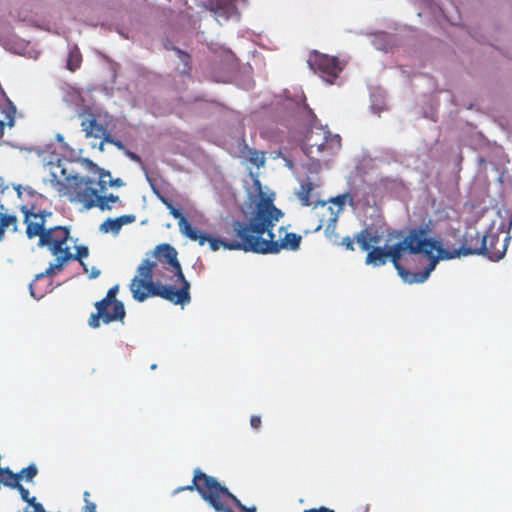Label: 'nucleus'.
<instances>
[{
  "instance_id": "nucleus-1",
  "label": "nucleus",
  "mask_w": 512,
  "mask_h": 512,
  "mask_svg": "<svg viewBox=\"0 0 512 512\" xmlns=\"http://www.w3.org/2000/svg\"><path fill=\"white\" fill-rule=\"evenodd\" d=\"M177 256V250L168 243L155 247L153 260H143L137 268V275L131 280L130 291L134 300L143 302L150 296H157L175 305L190 303V283Z\"/></svg>"
},
{
  "instance_id": "nucleus-2",
  "label": "nucleus",
  "mask_w": 512,
  "mask_h": 512,
  "mask_svg": "<svg viewBox=\"0 0 512 512\" xmlns=\"http://www.w3.org/2000/svg\"><path fill=\"white\" fill-rule=\"evenodd\" d=\"M20 210L24 216L23 222L26 225L27 238L31 240L37 237V245L47 248L55 257L54 263H50L44 272L36 276L37 278L51 277L59 273L72 260H78L87 272L83 259L89 255L88 247L77 246L76 252L73 253L69 245L70 229L61 225L47 226V219L52 216V212L37 209L35 205H22Z\"/></svg>"
},
{
  "instance_id": "nucleus-3",
  "label": "nucleus",
  "mask_w": 512,
  "mask_h": 512,
  "mask_svg": "<svg viewBox=\"0 0 512 512\" xmlns=\"http://www.w3.org/2000/svg\"><path fill=\"white\" fill-rule=\"evenodd\" d=\"M270 198H261L251 212L252 242L249 248L257 254H275L281 250L295 251L300 247L302 237L293 232H287L284 227L278 230L279 239L275 240L272 230L283 217Z\"/></svg>"
},
{
  "instance_id": "nucleus-4",
  "label": "nucleus",
  "mask_w": 512,
  "mask_h": 512,
  "mask_svg": "<svg viewBox=\"0 0 512 512\" xmlns=\"http://www.w3.org/2000/svg\"><path fill=\"white\" fill-rule=\"evenodd\" d=\"M85 163L90 172L98 177V187H93L94 180L89 177L74 176L68 179V184L58 182L57 191L60 196L68 197L70 202L81 203L84 208H99L101 211L111 210L110 203H119L121 200L118 195H105L108 187H121L124 182L121 178L113 179L111 173L91 160L86 159Z\"/></svg>"
},
{
  "instance_id": "nucleus-5",
  "label": "nucleus",
  "mask_w": 512,
  "mask_h": 512,
  "mask_svg": "<svg viewBox=\"0 0 512 512\" xmlns=\"http://www.w3.org/2000/svg\"><path fill=\"white\" fill-rule=\"evenodd\" d=\"M184 490H196L201 498L217 512H256L254 506L246 507L227 487L200 469L194 470L192 483L178 488L177 492Z\"/></svg>"
},
{
  "instance_id": "nucleus-6",
  "label": "nucleus",
  "mask_w": 512,
  "mask_h": 512,
  "mask_svg": "<svg viewBox=\"0 0 512 512\" xmlns=\"http://www.w3.org/2000/svg\"><path fill=\"white\" fill-rule=\"evenodd\" d=\"M487 242L491 246L498 244L499 234L490 233L483 236L478 231H466L461 234L459 229H451L448 231L443 248L438 249V257L451 260L470 255H485Z\"/></svg>"
},
{
  "instance_id": "nucleus-7",
  "label": "nucleus",
  "mask_w": 512,
  "mask_h": 512,
  "mask_svg": "<svg viewBox=\"0 0 512 512\" xmlns=\"http://www.w3.org/2000/svg\"><path fill=\"white\" fill-rule=\"evenodd\" d=\"M251 216L247 221H233L224 228L225 236L222 239L214 238L204 232L198 230V233L205 239H192L198 241L200 245L209 243L212 251H217L221 246L228 250H240L244 252H252L249 244L252 242L251 232Z\"/></svg>"
},
{
  "instance_id": "nucleus-8",
  "label": "nucleus",
  "mask_w": 512,
  "mask_h": 512,
  "mask_svg": "<svg viewBox=\"0 0 512 512\" xmlns=\"http://www.w3.org/2000/svg\"><path fill=\"white\" fill-rule=\"evenodd\" d=\"M395 244L390 246L389 248L386 247H380L376 246L371 248L369 251H367V255L365 258V263L367 265L372 266H382L387 263L388 260H390L395 269L397 270L398 274L402 277V279L407 283H421L424 282L430 275V273L434 270L436 266V260H432L429 262V264L424 268L423 271L417 272V273H411L410 271L406 270L401 264H400V254L397 253L395 255L394 253Z\"/></svg>"
},
{
  "instance_id": "nucleus-9",
  "label": "nucleus",
  "mask_w": 512,
  "mask_h": 512,
  "mask_svg": "<svg viewBox=\"0 0 512 512\" xmlns=\"http://www.w3.org/2000/svg\"><path fill=\"white\" fill-rule=\"evenodd\" d=\"M118 291L119 286L114 285L102 300L95 303L96 312L92 313L88 319V325L91 328L100 327L101 322L104 324L117 321L124 323L126 310L123 302L117 299Z\"/></svg>"
},
{
  "instance_id": "nucleus-10",
  "label": "nucleus",
  "mask_w": 512,
  "mask_h": 512,
  "mask_svg": "<svg viewBox=\"0 0 512 512\" xmlns=\"http://www.w3.org/2000/svg\"><path fill=\"white\" fill-rule=\"evenodd\" d=\"M330 203L337 206L335 210L327 202H322L315 210V216L319 220V224L315 231L324 229L325 236L332 242H337L338 234L336 233V225L340 212L343 210L345 204L348 202L351 206L354 204L353 196L349 193H344L333 197L329 200Z\"/></svg>"
},
{
  "instance_id": "nucleus-11",
  "label": "nucleus",
  "mask_w": 512,
  "mask_h": 512,
  "mask_svg": "<svg viewBox=\"0 0 512 512\" xmlns=\"http://www.w3.org/2000/svg\"><path fill=\"white\" fill-rule=\"evenodd\" d=\"M439 248H443V244L432 238H428L427 231L425 229L414 228L407 233L402 241L395 244L394 253L395 255L399 253L400 257H402L404 252H408L410 254L421 253L430 258V262L434 259L437 262L438 258L433 255V252H438Z\"/></svg>"
},
{
  "instance_id": "nucleus-12",
  "label": "nucleus",
  "mask_w": 512,
  "mask_h": 512,
  "mask_svg": "<svg viewBox=\"0 0 512 512\" xmlns=\"http://www.w3.org/2000/svg\"><path fill=\"white\" fill-rule=\"evenodd\" d=\"M307 63L309 67L328 83H333L342 71L339 60L336 57L313 51L309 54Z\"/></svg>"
},
{
  "instance_id": "nucleus-13",
  "label": "nucleus",
  "mask_w": 512,
  "mask_h": 512,
  "mask_svg": "<svg viewBox=\"0 0 512 512\" xmlns=\"http://www.w3.org/2000/svg\"><path fill=\"white\" fill-rule=\"evenodd\" d=\"M319 133L311 131L307 137V145L312 152L313 148H316L317 152H323L327 148L339 149L341 147V137L339 135H331V133L322 128L319 129Z\"/></svg>"
},
{
  "instance_id": "nucleus-14",
  "label": "nucleus",
  "mask_w": 512,
  "mask_h": 512,
  "mask_svg": "<svg viewBox=\"0 0 512 512\" xmlns=\"http://www.w3.org/2000/svg\"><path fill=\"white\" fill-rule=\"evenodd\" d=\"M81 128L86 137L100 138L104 135L105 127L97 122L94 114L86 112L81 114Z\"/></svg>"
},
{
  "instance_id": "nucleus-15",
  "label": "nucleus",
  "mask_w": 512,
  "mask_h": 512,
  "mask_svg": "<svg viewBox=\"0 0 512 512\" xmlns=\"http://www.w3.org/2000/svg\"><path fill=\"white\" fill-rule=\"evenodd\" d=\"M167 206L170 210V214L175 219L178 220L180 232L184 236H186L189 239H199V238L202 240L205 239L198 233V229L191 225V223L185 218V216L182 214V212L179 209L175 208L172 204H168Z\"/></svg>"
},
{
  "instance_id": "nucleus-16",
  "label": "nucleus",
  "mask_w": 512,
  "mask_h": 512,
  "mask_svg": "<svg viewBox=\"0 0 512 512\" xmlns=\"http://www.w3.org/2000/svg\"><path fill=\"white\" fill-rule=\"evenodd\" d=\"M355 241L363 251H369L373 245H377L381 241V236L377 230H372L368 227L362 229L354 236Z\"/></svg>"
},
{
  "instance_id": "nucleus-17",
  "label": "nucleus",
  "mask_w": 512,
  "mask_h": 512,
  "mask_svg": "<svg viewBox=\"0 0 512 512\" xmlns=\"http://www.w3.org/2000/svg\"><path fill=\"white\" fill-rule=\"evenodd\" d=\"M316 185L310 180L309 177L300 181V187L296 192V196L303 206H310L312 204V192Z\"/></svg>"
},
{
  "instance_id": "nucleus-18",
  "label": "nucleus",
  "mask_w": 512,
  "mask_h": 512,
  "mask_svg": "<svg viewBox=\"0 0 512 512\" xmlns=\"http://www.w3.org/2000/svg\"><path fill=\"white\" fill-rule=\"evenodd\" d=\"M508 239L509 238L506 237L503 242L499 241L498 244H493L492 246L489 242H487V252L484 256H487L492 261H498L502 259L507 251Z\"/></svg>"
},
{
  "instance_id": "nucleus-19",
  "label": "nucleus",
  "mask_w": 512,
  "mask_h": 512,
  "mask_svg": "<svg viewBox=\"0 0 512 512\" xmlns=\"http://www.w3.org/2000/svg\"><path fill=\"white\" fill-rule=\"evenodd\" d=\"M17 217L6 213L0 214V241L3 240L5 230L11 228L13 232L17 231Z\"/></svg>"
},
{
  "instance_id": "nucleus-20",
  "label": "nucleus",
  "mask_w": 512,
  "mask_h": 512,
  "mask_svg": "<svg viewBox=\"0 0 512 512\" xmlns=\"http://www.w3.org/2000/svg\"><path fill=\"white\" fill-rule=\"evenodd\" d=\"M0 481L6 487L14 489L18 486V473L12 472L9 468L0 469Z\"/></svg>"
},
{
  "instance_id": "nucleus-21",
  "label": "nucleus",
  "mask_w": 512,
  "mask_h": 512,
  "mask_svg": "<svg viewBox=\"0 0 512 512\" xmlns=\"http://www.w3.org/2000/svg\"><path fill=\"white\" fill-rule=\"evenodd\" d=\"M100 230L104 233H113L114 235H117L121 230L118 218H107L100 225Z\"/></svg>"
},
{
  "instance_id": "nucleus-22",
  "label": "nucleus",
  "mask_w": 512,
  "mask_h": 512,
  "mask_svg": "<svg viewBox=\"0 0 512 512\" xmlns=\"http://www.w3.org/2000/svg\"><path fill=\"white\" fill-rule=\"evenodd\" d=\"M38 474V469L35 464H31L28 467L21 469L18 472V480H25L26 482H33V479Z\"/></svg>"
},
{
  "instance_id": "nucleus-23",
  "label": "nucleus",
  "mask_w": 512,
  "mask_h": 512,
  "mask_svg": "<svg viewBox=\"0 0 512 512\" xmlns=\"http://www.w3.org/2000/svg\"><path fill=\"white\" fill-rule=\"evenodd\" d=\"M82 62V56L78 50L70 51L67 59V68L74 72L76 71Z\"/></svg>"
},
{
  "instance_id": "nucleus-24",
  "label": "nucleus",
  "mask_w": 512,
  "mask_h": 512,
  "mask_svg": "<svg viewBox=\"0 0 512 512\" xmlns=\"http://www.w3.org/2000/svg\"><path fill=\"white\" fill-rule=\"evenodd\" d=\"M249 161L257 167L263 166L265 164V154L256 150H250Z\"/></svg>"
},
{
  "instance_id": "nucleus-25",
  "label": "nucleus",
  "mask_w": 512,
  "mask_h": 512,
  "mask_svg": "<svg viewBox=\"0 0 512 512\" xmlns=\"http://www.w3.org/2000/svg\"><path fill=\"white\" fill-rule=\"evenodd\" d=\"M90 493L85 491L83 493V500L85 505L83 506L81 512H96V504L89 500Z\"/></svg>"
},
{
  "instance_id": "nucleus-26",
  "label": "nucleus",
  "mask_w": 512,
  "mask_h": 512,
  "mask_svg": "<svg viewBox=\"0 0 512 512\" xmlns=\"http://www.w3.org/2000/svg\"><path fill=\"white\" fill-rule=\"evenodd\" d=\"M14 489H17L21 495V498L23 501L27 502L28 504H33L35 497H30L29 490L26 489L21 483L18 484L17 487Z\"/></svg>"
},
{
  "instance_id": "nucleus-27",
  "label": "nucleus",
  "mask_w": 512,
  "mask_h": 512,
  "mask_svg": "<svg viewBox=\"0 0 512 512\" xmlns=\"http://www.w3.org/2000/svg\"><path fill=\"white\" fill-rule=\"evenodd\" d=\"M304 112L306 114L308 124L310 126H314L317 121V117H316L315 113L307 105H305V107H304Z\"/></svg>"
},
{
  "instance_id": "nucleus-28",
  "label": "nucleus",
  "mask_w": 512,
  "mask_h": 512,
  "mask_svg": "<svg viewBox=\"0 0 512 512\" xmlns=\"http://www.w3.org/2000/svg\"><path fill=\"white\" fill-rule=\"evenodd\" d=\"M120 223L121 228L124 225L131 224L136 220V216L133 214H127L117 217Z\"/></svg>"
},
{
  "instance_id": "nucleus-29",
  "label": "nucleus",
  "mask_w": 512,
  "mask_h": 512,
  "mask_svg": "<svg viewBox=\"0 0 512 512\" xmlns=\"http://www.w3.org/2000/svg\"><path fill=\"white\" fill-rule=\"evenodd\" d=\"M354 240V238L346 236L342 239V241L339 244L344 246L346 250L354 251Z\"/></svg>"
},
{
  "instance_id": "nucleus-30",
  "label": "nucleus",
  "mask_w": 512,
  "mask_h": 512,
  "mask_svg": "<svg viewBox=\"0 0 512 512\" xmlns=\"http://www.w3.org/2000/svg\"><path fill=\"white\" fill-rule=\"evenodd\" d=\"M261 417L258 415H253L250 418V425L253 429L258 430L261 427Z\"/></svg>"
},
{
  "instance_id": "nucleus-31",
  "label": "nucleus",
  "mask_w": 512,
  "mask_h": 512,
  "mask_svg": "<svg viewBox=\"0 0 512 512\" xmlns=\"http://www.w3.org/2000/svg\"><path fill=\"white\" fill-rule=\"evenodd\" d=\"M100 138L102 139V144L109 143L113 145V142L115 141V138L107 131L106 128L104 135Z\"/></svg>"
},
{
  "instance_id": "nucleus-32",
  "label": "nucleus",
  "mask_w": 512,
  "mask_h": 512,
  "mask_svg": "<svg viewBox=\"0 0 512 512\" xmlns=\"http://www.w3.org/2000/svg\"><path fill=\"white\" fill-rule=\"evenodd\" d=\"M304 512H335V511L328 507L321 506L319 508L306 509V510H304Z\"/></svg>"
},
{
  "instance_id": "nucleus-33",
  "label": "nucleus",
  "mask_w": 512,
  "mask_h": 512,
  "mask_svg": "<svg viewBox=\"0 0 512 512\" xmlns=\"http://www.w3.org/2000/svg\"><path fill=\"white\" fill-rule=\"evenodd\" d=\"M125 153H126V155H127L131 160H133V161H135V162H141V158H140V156H139V155H137V154H135L134 152H131V151L126 150V149H125Z\"/></svg>"
},
{
  "instance_id": "nucleus-34",
  "label": "nucleus",
  "mask_w": 512,
  "mask_h": 512,
  "mask_svg": "<svg viewBox=\"0 0 512 512\" xmlns=\"http://www.w3.org/2000/svg\"><path fill=\"white\" fill-rule=\"evenodd\" d=\"M113 145L115 147H117L119 150H124L125 151V145L123 144L122 141L118 140V139H115V141L113 142Z\"/></svg>"
},
{
  "instance_id": "nucleus-35",
  "label": "nucleus",
  "mask_w": 512,
  "mask_h": 512,
  "mask_svg": "<svg viewBox=\"0 0 512 512\" xmlns=\"http://www.w3.org/2000/svg\"><path fill=\"white\" fill-rule=\"evenodd\" d=\"M99 274H100V271L98 269H96V268H93L92 272L90 274V278H96V277L99 276Z\"/></svg>"
},
{
  "instance_id": "nucleus-36",
  "label": "nucleus",
  "mask_w": 512,
  "mask_h": 512,
  "mask_svg": "<svg viewBox=\"0 0 512 512\" xmlns=\"http://www.w3.org/2000/svg\"><path fill=\"white\" fill-rule=\"evenodd\" d=\"M30 293H31V296L34 297L35 299H40L43 296L42 294L36 295L32 285H30Z\"/></svg>"
},
{
  "instance_id": "nucleus-37",
  "label": "nucleus",
  "mask_w": 512,
  "mask_h": 512,
  "mask_svg": "<svg viewBox=\"0 0 512 512\" xmlns=\"http://www.w3.org/2000/svg\"><path fill=\"white\" fill-rule=\"evenodd\" d=\"M105 312L108 316H113V310H112V305H107L106 306V309H105Z\"/></svg>"
},
{
  "instance_id": "nucleus-38",
  "label": "nucleus",
  "mask_w": 512,
  "mask_h": 512,
  "mask_svg": "<svg viewBox=\"0 0 512 512\" xmlns=\"http://www.w3.org/2000/svg\"><path fill=\"white\" fill-rule=\"evenodd\" d=\"M4 210H5V206H4L2 203H0V214H1V213H2V211H4Z\"/></svg>"
},
{
  "instance_id": "nucleus-39",
  "label": "nucleus",
  "mask_w": 512,
  "mask_h": 512,
  "mask_svg": "<svg viewBox=\"0 0 512 512\" xmlns=\"http://www.w3.org/2000/svg\"><path fill=\"white\" fill-rule=\"evenodd\" d=\"M99 149H100L101 151H103V150H104V144H102V141L100 142Z\"/></svg>"
},
{
  "instance_id": "nucleus-40",
  "label": "nucleus",
  "mask_w": 512,
  "mask_h": 512,
  "mask_svg": "<svg viewBox=\"0 0 512 512\" xmlns=\"http://www.w3.org/2000/svg\"><path fill=\"white\" fill-rule=\"evenodd\" d=\"M155 368H156V364H153V365L151 366V369H155Z\"/></svg>"
}]
</instances>
